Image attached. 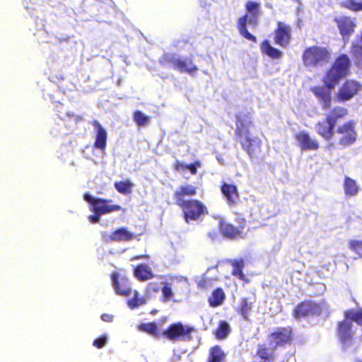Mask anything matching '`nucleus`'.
<instances>
[{"instance_id":"a878e982","label":"nucleus","mask_w":362,"mask_h":362,"mask_svg":"<svg viewBox=\"0 0 362 362\" xmlns=\"http://www.w3.org/2000/svg\"><path fill=\"white\" fill-rule=\"evenodd\" d=\"M226 293L221 287L216 288L208 298V303L212 308L221 305L226 300Z\"/></svg>"},{"instance_id":"39448f33","label":"nucleus","mask_w":362,"mask_h":362,"mask_svg":"<svg viewBox=\"0 0 362 362\" xmlns=\"http://www.w3.org/2000/svg\"><path fill=\"white\" fill-rule=\"evenodd\" d=\"M245 7L246 13L238 19L237 28L243 38L257 43V37L248 31L247 24L248 23L253 28L257 27L261 14V5L257 1H247Z\"/></svg>"},{"instance_id":"c9c22d12","label":"nucleus","mask_w":362,"mask_h":362,"mask_svg":"<svg viewBox=\"0 0 362 362\" xmlns=\"http://www.w3.org/2000/svg\"><path fill=\"white\" fill-rule=\"evenodd\" d=\"M114 186L118 192L127 194L132 191V183L129 180L119 181L115 182Z\"/></svg>"},{"instance_id":"9b49d317","label":"nucleus","mask_w":362,"mask_h":362,"mask_svg":"<svg viewBox=\"0 0 362 362\" xmlns=\"http://www.w3.org/2000/svg\"><path fill=\"white\" fill-rule=\"evenodd\" d=\"M354 334L353 323L349 319L344 317L337 323L336 335L344 348L352 344Z\"/></svg>"},{"instance_id":"473e14b6","label":"nucleus","mask_w":362,"mask_h":362,"mask_svg":"<svg viewBox=\"0 0 362 362\" xmlns=\"http://www.w3.org/2000/svg\"><path fill=\"white\" fill-rule=\"evenodd\" d=\"M139 329L156 337H160L163 332L158 327L156 322H148L141 324L139 325Z\"/></svg>"},{"instance_id":"2eb2a0df","label":"nucleus","mask_w":362,"mask_h":362,"mask_svg":"<svg viewBox=\"0 0 362 362\" xmlns=\"http://www.w3.org/2000/svg\"><path fill=\"white\" fill-rule=\"evenodd\" d=\"M112 287L117 295L129 296L132 293L131 282L125 276H121L118 272H114L110 274Z\"/></svg>"},{"instance_id":"7ed1b4c3","label":"nucleus","mask_w":362,"mask_h":362,"mask_svg":"<svg viewBox=\"0 0 362 362\" xmlns=\"http://www.w3.org/2000/svg\"><path fill=\"white\" fill-rule=\"evenodd\" d=\"M235 138L250 157H257L262 151V141L253 136L250 129L253 126L251 114L238 112L235 116Z\"/></svg>"},{"instance_id":"412c9836","label":"nucleus","mask_w":362,"mask_h":362,"mask_svg":"<svg viewBox=\"0 0 362 362\" xmlns=\"http://www.w3.org/2000/svg\"><path fill=\"white\" fill-rule=\"evenodd\" d=\"M95 129L96 130L95 139L93 144L94 148L104 151L107 145V134L105 128L97 120L92 122Z\"/></svg>"},{"instance_id":"5701e85b","label":"nucleus","mask_w":362,"mask_h":362,"mask_svg":"<svg viewBox=\"0 0 362 362\" xmlns=\"http://www.w3.org/2000/svg\"><path fill=\"white\" fill-rule=\"evenodd\" d=\"M350 54L355 66L362 69V44L359 40L353 41L350 47Z\"/></svg>"},{"instance_id":"f03ea898","label":"nucleus","mask_w":362,"mask_h":362,"mask_svg":"<svg viewBox=\"0 0 362 362\" xmlns=\"http://www.w3.org/2000/svg\"><path fill=\"white\" fill-rule=\"evenodd\" d=\"M197 192V188L195 186L186 185H180L173 194L175 204L181 209L183 218L187 223L201 221L209 214L207 206L201 200L185 199L186 197H193Z\"/></svg>"},{"instance_id":"b1692460","label":"nucleus","mask_w":362,"mask_h":362,"mask_svg":"<svg viewBox=\"0 0 362 362\" xmlns=\"http://www.w3.org/2000/svg\"><path fill=\"white\" fill-rule=\"evenodd\" d=\"M134 275L140 281H145L154 277L148 264H139L134 268Z\"/></svg>"},{"instance_id":"6ab92c4d","label":"nucleus","mask_w":362,"mask_h":362,"mask_svg":"<svg viewBox=\"0 0 362 362\" xmlns=\"http://www.w3.org/2000/svg\"><path fill=\"white\" fill-rule=\"evenodd\" d=\"M220 189L229 206H235L238 204L240 195L236 185L223 182L221 185Z\"/></svg>"},{"instance_id":"f8f14e48","label":"nucleus","mask_w":362,"mask_h":362,"mask_svg":"<svg viewBox=\"0 0 362 362\" xmlns=\"http://www.w3.org/2000/svg\"><path fill=\"white\" fill-rule=\"evenodd\" d=\"M361 83L355 80H346L336 93V100L344 103L351 100L361 90Z\"/></svg>"},{"instance_id":"f704fd0d","label":"nucleus","mask_w":362,"mask_h":362,"mask_svg":"<svg viewBox=\"0 0 362 362\" xmlns=\"http://www.w3.org/2000/svg\"><path fill=\"white\" fill-rule=\"evenodd\" d=\"M344 317L354 321L358 325L362 326V310L354 311L353 310H347L344 313Z\"/></svg>"},{"instance_id":"20e7f679","label":"nucleus","mask_w":362,"mask_h":362,"mask_svg":"<svg viewBox=\"0 0 362 362\" xmlns=\"http://www.w3.org/2000/svg\"><path fill=\"white\" fill-rule=\"evenodd\" d=\"M293 330L290 326L278 327L272 332L269 337L274 342V346L270 349L265 344H258L255 357L259 362H274L276 356L274 351L278 346H284L292 341Z\"/></svg>"},{"instance_id":"9d476101","label":"nucleus","mask_w":362,"mask_h":362,"mask_svg":"<svg viewBox=\"0 0 362 362\" xmlns=\"http://www.w3.org/2000/svg\"><path fill=\"white\" fill-rule=\"evenodd\" d=\"M194 328L185 325L181 322L170 324L168 328L163 331L162 335L170 341H190Z\"/></svg>"},{"instance_id":"aec40b11","label":"nucleus","mask_w":362,"mask_h":362,"mask_svg":"<svg viewBox=\"0 0 362 362\" xmlns=\"http://www.w3.org/2000/svg\"><path fill=\"white\" fill-rule=\"evenodd\" d=\"M295 138L298 141L300 148L303 151H316L319 148L318 141L312 139L305 132H300L295 134Z\"/></svg>"},{"instance_id":"bb28decb","label":"nucleus","mask_w":362,"mask_h":362,"mask_svg":"<svg viewBox=\"0 0 362 362\" xmlns=\"http://www.w3.org/2000/svg\"><path fill=\"white\" fill-rule=\"evenodd\" d=\"M255 300L249 297H243L240 300V303L237 308V312L244 320H247L249 313L251 311Z\"/></svg>"},{"instance_id":"393cba45","label":"nucleus","mask_w":362,"mask_h":362,"mask_svg":"<svg viewBox=\"0 0 362 362\" xmlns=\"http://www.w3.org/2000/svg\"><path fill=\"white\" fill-rule=\"evenodd\" d=\"M232 266L231 274L233 276L237 277L240 280H242L246 283L249 282V280L246 278L243 273V269L245 268V262L243 259H235L230 262Z\"/></svg>"},{"instance_id":"f3484780","label":"nucleus","mask_w":362,"mask_h":362,"mask_svg":"<svg viewBox=\"0 0 362 362\" xmlns=\"http://www.w3.org/2000/svg\"><path fill=\"white\" fill-rule=\"evenodd\" d=\"M331 90L324 86H315L310 88V90L318 100L321 107L324 110L329 111L332 105Z\"/></svg>"},{"instance_id":"49530a36","label":"nucleus","mask_w":362,"mask_h":362,"mask_svg":"<svg viewBox=\"0 0 362 362\" xmlns=\"http://www.w3.org/2000/svg\"><path fill=\"white\" fill-rule=\"evenodd\" d=\"M333 145H334V144H333L332 143H329V144H327V148L328 149H329L332 146H333Z\"/></svg>"},{"instance_id":"a211bd4d","label":"nucleus","mask_w":362,"mask_h":362,"mask_svg":"<svg viewBox=\"0 0 362 362\" xmlns=\"http://www.w3.org/2000/svg\"><path fill=\"white\" fill-rule=\"evenodd\" d=\"M334 21L344 39H348L354 33L356 25L351 17L342 16L335 18Z\"/></svg>"},{"instance_id":"79ce46f5","label":"nucleus","mask_w":362,"mask_h":362,"mask_svg":"<svg viewBox=\"0 0 362 362\" xmlns=\"http://www.w3.org/2000/svg\"><path fill=\"white\" fill-rule=\"evenodd\" d=\"M202 163L199 160H196L192 163L187 164V170H189L192 175H195L197 173V168H200Z\"/></svg>"},{"instance_id":"2f4dec72","label":"nucleus","mask_w":362,"mask_h":362,"mask_svg":"<svg viewBox=\"0 0 362 362\" xmlns=\"http://www.w3.org/2000/svg\"><path fill=\"white\" fill-rule=\"evenodd\" d=\"M133 297L127 300V305L130 309L136 308L141 305H145L147 300L140 295L138 291H132Z\"/></svg>"},{"instance_id":"f257e3e1","label":"nucleus","mask_w":362,"mask_h":362,"mask_svg":"<svg viewBox=\"0 0 362 362\" xmlns=\"http://www.w3.org/2000/svg\"><path fill=\"white\" fill-rule=\"evenodd\" d=\"M348 114L346 107L334 106L325 114L322 120L316 123V133L327 141L332 139L334 134H338L337 144L343 148L353 145L358 136L356 122L354 120H349L336 127L337 123L343 120Z\"/></svg>"},{"instance_id":"423d86ee","label":"nucleus","mask_w":362,"mask_h":362,"mask_svg":"<svg viewBox=\"0 0 362 362\" xmlns=\"http://www.w3.org/2000/svg\"><path fill=\"white\" fill-rule=\"evenodd\" d=\"M351 60L346 54H339L326 71L323 78V84L328 89H334L339 81L350 73Z\"/></svg>"},{"instance_id":"4468645a","label":"nucleus","mask_w":362,"mask_h":362,"mask_svg":"<svg viewBox=\"0 0 362 362\" xmlns=\"http://www.w3.org/2000/svg\"><path fill=\"white\" fill-rule=\"evenodd\" d=\"M238 223V227H236L225 221H221L219 230L224 237L230 239L243 238L245 237L243 229L246 226V221L244 218H239Z\"/></svg>"},{"instance_id":"dca6fc26","label":"nucleus","mask_w":362,"mask_h":362,"mask_svg":"<svg viewBox=\"0 0 362 362\" xmlns=\"http://www.w3.org/2000/svg\"><path fill=\"white\" fill-rule=\"evenodd\" d=\"M291 40V27L284 22L279 21L274 30V42L281 47H287Z\"/></svg>"},{"instance_id":"ea45409f","label":"nucleus","mask_w":362,"mask_h":362,"mask_svg":"<svg viewBox=\"0 0 362 362\" xmlns=\"http://www.w3.org/2000/svg\"><path fill=\"white\" fill-rule=\"evenodd\" d=\"M199 288L202 289H208L213 286V279L209 276H203L197 282Z\"/></svg>"},{"instance_id":"e433bc0d","label":"nucleus","mask_w":362,"mask_h":362,"mask_svg":"<svg viewBox=\"0 0 362 362\" xmlns=\"http://www.w3.org/2000/svg\"><path fill=\"white\" fill-rule=\"evenodd\" d=\"M349 248L359 258H362V240L351 239L348 242Z\"/></svg>"},{"instance_id":"cd10ccee","label":"nucleus","mask_w":362,"mask_h":362,"mask_svg":"<svg viewBox=\"0 0 362 362\" xmlns=\"http://www.w3.org/2000/svg\"><path fill=\"white\" fill-rule=\"evenodd\" d=\"M226 354L219 345H214L209 350V354L206 362H225Z\"/></svg>"},{"instance_id":"c756f323","label":"nucleus","mask_w":362,"mask_h":362,"mask_svg":"<svg viewBox=\"0 0 362 362\" xmlns=\"http://www.w3.org/2000/svg\"><path fill=\"white\" fill-rule=\"evenodd\" d=\"M260 50L263 54L268 56L272 59H278L282 57V52L277 48L272 47L267 40H264L261 42Z\"/></svg>"},{"instance_id":"37998d69","label":"nucleus","mask_w":362,"mask_h":362,"mask_svg":"<svg viewBox=\"0 0 362 362\" xmlns=\"http://www.w3.org/2000/svg\"><path fill=\"white\" fill-rule=\"evenodd\" d=\"M187 164H185L183 162L180 161V160H176L174 163H173V169L177 171V172H180V171H185L187 170Z\"/></svg>"},{"instance_id":"0eeeda50","label":"nucleus","mask_w":362,"mask_h":362,"mask_svg":"<svg viewBox=\"0 0 362 362\" xmlns=\"http://www.w3.org/2000/svg\"><path fill=\"white\" fill-rule=\"evenodd\" d=\"M301 59L306 68H322L329 64L332 52L327 47L316 45L309 46L303 51Z\"/></svg>"},{"instance_id":"c03bdc74","label":"nucleus","mask_w":362,"mask_h":362,"mask_svg":"<svg viewBox=\"0 0 362 362\" xmlns=\"http://www.w3.org/2000/svg\"><path fill=\"white\" fill-rule=\"evenodd\" d=\"M147 291L150 293H157L160 291V286L157 282H150L147 286Z\"/></svg>"},{"instance_id":"7c9ffc66","label":"nucleus","mask_w":362,"mask_h":362,"mask_svg":"<svg viewBox=\"0 0 362 362\" xmlns=\"http://www.w3.org/2000/svg\"><path fill=\"white\" fill-rule=\"evenodd\" d=\"M230 332V327L226 321H220L217 328L214 332L216 339L223 340L226 339Z\"/></svg>"},{"instance_id":"c85d7f7f","label":"nucleus","mask_w":362,"mask_h":362,"mask_svg":"<svg viewBox=\"0 0 362 362\" xmlns=\"http://www.w3.org/2000/svg\"><path fill=\"white\" fill-rule=\"evenodd\" d=\"M344 190L346 197H353L358 194L360 187L356 181L349 176L344 177Z\"/></svg>"},{"instance_id":"72a5a7b5","label":"nucleus","mask_w":362,"mask_h":362,"mask_svg":"<svg viewBox=\"0 0 362 362\" xmlns=\"http://www.w3.org/2000/svg\"><path fill=\"white\" fill-rule=\"evenodd\" d=\"M340 6L354 12L362 11V1L344 0L340 2Z\"/></svg>"},{"instance_id":"1a4fd4ad","label":"nucleus","mask_w":362,"mask_h":362,"mask_svg":"<svg viewBox=\"0 0 362 362\" xmlns=\"http://www.w3.org/2000/svg\"><path fill=\"white\" fill-rule=\"evenodd\" d=\"M159 62L163 66H171L175 70L190 75L194 74L198 70L191 57L182 58L174 53L163 54Z\"/></svg>"},{"instance_id":"58836bf2","label":"nucleus","mask_w":362,"mask_h":362,"mask_svg":"<svg viewBox=\"0 0 362 362\" xmlns=\"http://www.w3.org/2000/svg\"><path fill=\"white\" fill-rule=\"evenodd\" d=\"M163 301L169 300L173 296L171 284L167 281L162 282Z\"/></svg>"},{"instance_id":"6e6552de","label":"nucleus","mask_w":362,"mask_h":362,"mask_svg":"<svg viewBox=\"0 0 362 362\" xmlns=\"http://www.w3.org/2000/svg\"><path fill=\"white\" fill-rule=\"evenodd\" d=\"M83 199L93 206L92 211L95 214L88 216V220L92 223L99 222L100 215L120 210L124 211V209H122L120 205L112 204L111 199L95 198L88 193L83 194Z\"/></svg>"},{"instance_id":"a19ab883","label":"nucleus","mask_w":362,"mask_h":362,"mask_svg":"<svg viewBox=\"0 0 362 362\" xmlns=\"http://www.w3.org/2000/svg\"><path fill=\"white\" fill-rule=\"evenodd\" d=\"M107 342V337L106 334H102L93 341V345L97 349H102Z\"/></svg>"},{"instance_id":"ddd939ff","label":"nucleus","mask_w":362,"mask_h":362,"mask_svg":"<svg viewBox=\"0 0 362 362\" xmlns=\"http://www.w3.org/2000/svg\"><path fill=\"white\" fill-rule=\"evenodd\" d=\"M320 311L321 308L318 303L311 300H305L296 305L292 315L294 318L300 320L308 316L319 315Z\"/></svg>"},{"instance_id":"4c0bfd02","label":"nucleus","mask_w":362,"mask_h":362,"mask_svg":"<svg viewBox=\"0 0 362 362\" xmlns=\"http://www.w3.org/2000/svg\"><path fill=\"white\" fill-rule=\"evenodd\" d=\"M134 121L139 127H145L149 122V118L145 115L141 111L136 110L133 114Z\"/></svg>"},{"instance_id":"de8ad7c7","label":"nucleus","mask_w":362,"mask_h":362,"mask_svg":"<svg viewBox=\"0 0 362 362\" xmlns=\"http://www.w3.org/2000/svg\"><path fill=\"white\" fill-rule=\"evenodd\" d=\"M360 40H361V42H362V30H361V33Z\"/></svg>"},{"instance_id":"4be33fe9","label":"nucleus","mask_w":362,"mask_h":362,"mask_svg":"<svg viewBox=\"0 0 362 362\" xmlns=\"http://www.w3.org/2000/svg\"><path fill=\"white\" fill-rule=\"evenodd\" d=\"M134 234L125 227L118 228L113 230L106 238L110 242H127L134 239Z\"/></svg>"},{"instance_id":"a18cd8bd","label":"nucleus","mask_w":362,"mask_h":362,"mask_svg":"<svg viewBox=\"0 0 362 362\" xmlns=\"http://www.w3.org/2000/svg\"><path fill=\"white\" fill-rule=\"evenodd\" d=\"M101 319L107 322H112L114 319V316L110 314L104 313L101 315Z\"/></svg>"}]
</instances>
